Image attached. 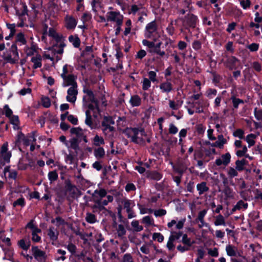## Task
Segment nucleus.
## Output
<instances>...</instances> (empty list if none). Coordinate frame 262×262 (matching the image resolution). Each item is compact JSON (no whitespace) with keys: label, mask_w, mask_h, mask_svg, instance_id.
<instances>
[{"label":"nucleus","mask_w":262,"mask_h":262,"mask_svg":"<svg viewBox=\"0 0 262 262\" xmlns=\"http://www.w3.org/2000/svg\"><path fill=\"white\" fill-rule=\"evenodd\" d=\"M127 138H130L131 141L135 143L139 144L144 141V137L146 136L143 128H127L123 131Z\"/></svg>","instance_id":"obj_1"},{"label":"nucleus","mask_w":262,"mask_h":262,"mask_svg":"<svg viewBox=\"0 0 262 262\" xmlns=\"http://www.w3.org/2000/svg\"><path fill=\"white\" fill-rule=\"evenodd\" d=\"M31 61L33 63V68L34 69L42 66L41 57L40 55L37 54L35 56L32 57Z\"/></svg>","instance_id":"obj_27"},{"label":"nucleus","mask_w":262,"mask_h":262,"mask_svg":"<svg viewBox=\"0 0 262 262\" xmlns=\"http://www.w3.org/2000/svg\"><path fill=\"white\" fill-rule=\"evenodd\" d=\"M37 47L35 44L32 43L30 47H26L25 52L28 56H32L37 52Z\"/></svg>","instance_id":"obj_28"},{"label":"nucleus","mask_w":262,"mask_h":262,"mask_svg":"<svg viewBox=\"0 0 262 262\" xmlns=\"http://www.w3.org/2000/svg\"><path fill=\"white\" fill-rule=\"evenodd\" d=\"M214 224L216 226L221 225L225 226L226 223L224 216L221 214L216 216Z\"/></svg>","instance_id":"obj_43"},{"label":"nucleus","mask_w":262,"mask_h":262,"mask_svg":"<svg viewBox=\"0 0 262 262\" xmlns=\"http://www.w3.org/2000/svg\"><path fill=\"white\" fill-rule=\"evenodd\" d=\"M226 67L230 70H235L240 66V61L234 56H231L226 61Z\"/></svg>","instance_id":"obj_13"},{"label":"nucleus","mask_w":262,"mask_h":262,"mask_svg":"<svg viewBox=\"0 0 262 262\" xmlns=\"http://www.w3.org/2000/svg\"><path fill=\"white\" fill-rule=\"evenodd\" d=\"M149 177L151 179L156 181L160 180L162 177V174L157 171L152 172L150 174Z\"/></svg>","instance_id":"obj_59"},{"label":"nucleus","mask_w":262,"mask_h":262,"mask_svg":"<svg viewBox=\"0 0 262 262\" xmlns=\"http://www.w3.org/2000/svg\"><path fill=\"white\" fill-rule=\"evenodd\" d=\"M70 147L77 151L79 149L78 140L77 138H73L70 141Z\"/></svg>","instance_id":"obj_45"},{"label":"nucleus","mask_w":262,"mask_h":262,"mask_svg":"<svg viewBox=\"0 0 262 262\" xmlns=\"http://www.w3.org/2000/svg\"><path fill=\"white\" fill-rule=\"evenodd\" d=\"M41 231L40 229H35L32 231V240L35 243H38L41 240V237L37 234L41 233Z\"/></svg>","instance_id":"obj_39"},{"label":"nucleus","mask_w":262,"mask_h":262,"mask_svg":"<svg viewBox=\"0 0 262 262\" xmlns=\"http://www.w3.org/2000/svg\"><path fill=\"white\" fill-rule=\"evenodd\" d=\"M85 220L86 222L90 224H94L97 222L96 215L90 212L86 213Z\"/></svg>","instance_id":"obj_38"},{"label":"nucleus","mask_w":262,"mask_h":262,"mask_svg":"<svg viewBox=\"0 0 262 262\" xmlns=\"http://www.w3.org/2000/svg\"><path fill=\"white\" fill-rule=\"evenodd\" d=\"M168 102L169 106L170 108L171 109L172 111L179 110L182 106L183 103V101L182 100H178L177 101H175L173 100L169 99L168 100Z\"/></svg>","instance_id":"obj_26"},{"label":"nucleus","mask_w":262,"mask_h":262,"mask_svg":"<svg viewBox=\"0 0 262 262\" xmlns=\"http://www.w3.org/2000/svg\"><path fill=\"white\" fill-rule=\"evenodd\" d=\"M255 137L256 136L253 134H250L246 137V140L248 143L249 147H251L254 145L255 141L253 139L255 138Z\"/></svg>","instance_id":"obj_51"},{"label":"nucleus","mask_w":262,"mask_h":262,"mask_svg":"<svg viewBox=\"0 0 262 262\" xmlns=\"http://www.w3.org/2000/svg\"><path fill=\"white\" fill-rule=\"evenodd\" d=\"M92 141L93 145L96 146H100L101 145L104 144L105 143L103 138L97 134L95 136Z\"/></svg>","instance_id":"obj_36"},{"label":"nucleus","mask_w":262,"mask_h":262,"mask_svg":"<svg viewBox=\"0 0 262 262\" xmlns=\"http://www.w3.org/2000/svg\"><path fill=\"white\" fill-rule=\"evenodd\" d=\"M187 166L184 164H179L177 166L173 167L174 170L181 176L186 171Z\"/></svg>","instance_id":"obj_34"},{"label":"nucleus","mask_w":262,"mask_h":262,"mask_svg":"<svg viewBox=\"0 0 262 262\" xmlns=\"http://www.w3.org/2000/svg\"><path fill=\"white\" fill-rule=\"evenodd\" d=\"M197 190L199 191V195L203 194L204 192L209 190L208 187L207 186V184L205 182H201L198 184L196 185Z\"/></svg>","instance_id":"obj_30"},{"label":"nucleus","mask_w":262,"mask_h":262,"mask_svg":"<svg viewBox=\"0 0 262 262\" xmlns=\"http://www.w3.org/2000/svg\"><path fill=\"white\" fill-rule=\"evenodd\" d=\"M31 251L34 258L38 262H46L47 255L45 251L39 249L38 246H32Z\"/></svg>","instance_id":"obj_6"},{"label":"nucleus","mask_w":262,"mask_h":262,"mask_svg":"<svg viewBox=\"0 0 262 262\" xmlns=\"http://www.w3.org/2000/svg\"><path fill=\"white\" fill-rule=\"evenodd\" d=\"M91 102H92V103L89 104L88 105V110L90 111V112H91V111H92L93 112V115L94 117L96 118L97 117V114L100 112L98 101L96 99L95 100V101Z\"/></svg>","instance_id":"obj_17"},{"label":"nucleus","mask_w":262,"mask_h":262,"mask_svg":"<svg viewBox=\"0 0 262 262\" xmlns=\"http://www.w3.org/2000/svg\"><path fill=\"white\" fill-rule=\"evenodd\" d=\"M247 48L251 52H256L258 50L259 45L256 43H252L247 46Z\"/></svg>","instance_id":"obj_64"},{"label":"nucleus","mask_w":262,"mask_h":262,"mask_svg":"<svg viewBox=\"0 0 262 262\" xmlns=\"http://www.w3.org/2000/svg\"><path fill=\"white\" fill-rule=\"evenodd\" d=\"M233 106L234 109H237L240 104H244V102L242 99L237 98L234 96H232L231 97Z\"/></svg>","instance_id":"obj_42"},{"label":"nucleus","mask_w":262,"mask_h":262,"mask_svg":"<svg viewBox=\"0 0 262 262\" xmlns=\"http://www.w3.org/2000/svg\"><path fill=\"white\" fill-rule=\"evenodd\" d=\"M142 223L145 224L146 226H155L154 220L149 215L145 216L142 219Z\"/></svg>","instance_id":"obj_40"},{"label":"nucleus","mask_w":262,"mask_h":262,"mask_svg":"<svg viewBox=\"0 0 262 262\" xmlns=\"http://www.w3.org/2000/svg\"><path fill=\"white\" fill-rule=\"evenodd\" d=\"M157 33V26L155 21L146 25L145 31V36L146 38L154 39L156 38Z\"/></svg>","instance_id":"obj_5"},{"label":"nucleus","mask_w":262,"mask_h":262,"mask_svg":"<svg viewBox=\"0 0 262 262\" xmlns=\"http://www.w3.org/2000/svg\"><path fill=\"white\" fill-rule=\"evenodd\" d=\"M18 137L19 140L23 142L24 144L27 146L29 145L30 140L29 139L26 138L24 134L20 133L18 134Z\"/></svg>","instance_id":"obj_60"},{"label":"nucleus","mask_w":262,"mask_h":262,"mask_svg":"<svg viewBox=\"0 0 262 262\" xmlns=\"http://www.w3.org/2000/svg\"><path fill=\"white\" fill-rule=\"evenodd\" d=\"M59 231L53 226L49 227L48 230V236L53 244L58 239Z\"/></svg>","instance_id":"obj_14"},{"label":"nucleus","mask_w":262,"mask_h":262,"mask_svg":"<svg viewBox=\"0 0 262 262\" xmlns=\"http://www.w3.org/2000/svg\"><path fill=\"white\" fill-rule=\"evenodd\" d=\"M94 202L95 204L91 206V208L93 209L94 212H100L103 210H107L106 209L103 207V205L101 204L99 199H94Z\"/></svg>","instance_id":"obj_21"},{"label":"nucleus","mask_w":262,"mask_h":262,"mask_svg":"<svg viewBox=\"0 0 262 262\" xmlns=\"http://www.w3.org/2000/svg\"><path fill=\"white\" fill-rule=\"evenodd\" d=\"M236 208H237L238 210H241L242 208L246 209L248 207V204L247 203H245L242 200H239L236 204Z\"/></svg>","instance_id":"obj_53"},{"label":"nucleus","mask_w":262,"mask_h":262,"mask_svg":"<svg viewBox=\"0 0 262 262\" xmlns=\"http://www.w3.org/2000/svg\"><path fill=\"white\" fill-rule=\"evenodd\" d=\"M182 243L184 244H185L186 246H187L188 247H190L192 245V243H191V242L190 238H188L187 237V234H186L183 235V236H182Z\"/></svg>","instance_id":"obj_62"},{"label":"nucleus","mask_w":262,"mask_h":262,"mask_svg":"<svg viewBox=\"0 0 262 262\" xmlns=\"http://www.w3.org/2000/svg\"><path fill=\"white\" fill-rule=\"evenodd\" d=\"M25 202L24 198H20L13 202V206L14 207H16L17 206H20L21 207H23L25 206Z\"/></svg>","instance_id":"obj_63"},{"label":"nucleus","mask_w":262,"mask_h":262,"mask_svg":"<svg viewBox=\"0 0 262 262\" xmlns=\"http://www.w3.org/2000/svg\"><path fill=\"white\" fill-rule=\"evenodd\" d=\"M114 227L116 228V234L118 237L121 239H124L125 238V235L126 233V231L124 226L122 224L117 225L116 223Z\"/></svg>","instance_id":"obj_16"},{"label":"nucleus","mask_w":262,"mask_h":262,"mask_svg":"<svg viewBox=\"0 0 262 262\" xmlns=\"http://www.w3.org/2000/svg\"><path fill=\"white\" fill-rule=\"evenodd\" d=\"M86 118L85 120V123L86 125L90 127L91 129H95L96 126L93 123L92 118L91 112L89 110H86L85 112Z\"/></svg>","instance_id":"obj_25"},{"label":"nucleus","mask_w":262,"mask_h":262,"mask_svg":"<svg viewBox=\"0 0 262 262\" xmlns=\"http://www.w3.org/2000/svg\"><path fill=\"white\" fill-rule=\"evenodd\" d=\"M224 193L227 198H233L234 196V192L233 191L232 189L228 186L225 188Z\"/></svg>","instance_id":"obj_50"},{"label":"nucleus","mask_w":262,"mask_h":262,"mask_svg":"<svg viewBox=\"0 0 262 262\" xmlns=\"http://www.w3.org/2000/svg\"><path fill=\"white\" fill-rule=\"evenodd\" d=\"M246 160H237L235 162L236 169L238 171H242L244 169V165L246 164Z\"/></svg>","instance_id":"obj_48"},{"label":"nucleus","mask_w":262,"mask_h":262,"mask_svg":"<svg viewBox=\"0 0 262 262\" xmlns=\"http://www.w3.org/2000/svg\"><path fill=\"white\" fill-rule=\"evenodd\" d=\"M148 78H147L151 82H155L157 81L156 72L152 71L148 72Z\"/></svg>","instance_id":"obj_54"},{"label":"nucleus","mask_w":262,"mask_h":262,"mask_svg":"<svg viewBox=\"0 0 262 262\" xmlns=\"http://www.w3.org/2000/svg\"><path fill=\"white\" fill-rule=\"evenodd\" d=\"M57 24L55 23L52 27L49 28L48 25L46 24L43 25V34L48 35L49 36L54 38L56 42L62 40L63 36L62 35L58 34L56 31L55 27Z\"/></svg>","instance_id":"obj_3"},{"label":"nucleus","mask_w":262,"mask_h":262,"mask_svg":"<svg viewBox=\"0 0 262 262\" xmlns=\"http://www.w3.org/2000/svg\"><path fill=\"white\" fill-rule=\"evenodd\" d=\"M185 221V218L182 219L178 222L175 220H172L170 222L168 223L167 227L169 228H171L173 225H176V228L178 230H181L183 228Z\"/></svg>","instance_id":"obj_19"},{"label":"nucleus","mask_w":262,"mask_h":262,"mask_svg":"<svg viewBox=\"0 0 262 262\" xmlns=\"http://www.w3.org/2000/svg\"><path fill=\"white\" fill-rule=\"evenodd\" d=\"M152 239L157 240L159 243H161L164 240V236L161 233L155 232L152 235Z\"/></svg>","instance_id":"obj_56"},{"label":"nucleus","mask_w":262,"mask_h":262,"mask_svg":"<svg viewBox=\"0 0 262 262\" xmlns=\"http://www.w3.org/2000/svg\"><path fill=\"white\" fill-rule=\"evenodd\" d=\"M66 45L63 40L57 42L56 43L53 45L52 47H50L48 49L50 51L52 54H62L63 52V48L66 47Z\"/></svg>","instance_id":"obj_8"},{"label":"nucleus","mask_w":262,"mask_h":262,"mask_svg":"<svg viewBox=\"0 0 262 262\" xmlns=\"http://www.w3.org/2000/svg\"><path fill=\"white\" fill-rule=\"evenodd\" d=\"M198 20L197 17L193 14H187L184 18L183 24L189 27L194 28Z\"/></svg>","instance_id":"obj_11"},{"label":"nucleus","mask_w":262,"mask_h":262,"mask_svg":"<svg viewBox=\"0 0 262 262\" xmlns=\"http://www.w3.org/2000/svg\"><path fill=\"white\" fill-rule=\"evenodd\" d=\"M226 252L228 256L231 257H242L243 252L233 245L228 244L226 246Z\"/></svg>","instance_id":"obj_7"},{"label":"nucleus","mask_w":262,"mask_h":262,"mask_svg":"<svg viewBox=\"0 0 262 262\" xmlns=\"http://www.w3.org/2000/svg\"><path fill=\"white\" fill-rule=\"evenodd\" d=\"M254 115L256 119L258 121H262V109L254 108Z\"/></svg>","instance_id":"obj_52"},{"label":"nucleus","mask_w":262,"mask_h":262,"mask_svg":"<svg viewBox=\"0 0 262 262\" xmlns=\"http://www.w3.org/2000/svg\"><path fill=\"white\" fill-rule=\"evenodd\" d=\"M70 133L76 136L77 140H81V137L84 135V132L79 127H72L70 129Z\"/></svg>","instance_id":"obj_18"},{"label":"nucleus","mask_w":262,"mask_h":262,"mask_svg":"<svg viewBox=\"0 0 262 262\" xmlns=\"http://www.w3.org/2000/svg\"><path fill=\"white\" fill-rule=\"evenodd\" d=\"M19 246L25 250H27L31 245V242L29 238L21 239L18 242Z\"/></svg>","instance_id":"obj_32"},{"label":"nucleus","mask_w":262,"mask_h":262,"mask_svg":"<svg viewBox=\"0 0 262 262\" xmlns=\"http://www.w3.org/2000/svg\"><path fill=\"white\" fill-rule=\"evenodd\" d=\"M105 154V152L103 147H99L94 149V155L97 159H100L104 158Z\"/></svg>","instance_id":"obj_29"},{"label":"nucleus","mask_w":262,"mask_h":262,"mask_svg":"<svg viewBox=\"0 0 262 262\" xmlns=\"http://www.w3.org/2000/svg\"><path fill=\"white\" fill-rule=\"evenodd\" d=\"M106 21L114 23L116 25H122L124 16L119 11H110L106 14Z\"/></svg>","instance_id":"obj_2"},{"label":"nucleus","mask_w":262,"mask_h":262,"mask_svg":"<svg viewBox=\"0 0 262 262\" xmlns=\"http://www.w3.org/2000/svg\"><path fill=\"white\" fill-rule=\"evenodd\" d=\"M107 192L104 189H96L94 191L92 194V196L94 199H98V198L100 197L102 198L106 195Z\"/></svg>","instance_id":"obj_31"},{"label":"nucleus","mask_w":262,"mask_h":262,"mask_svg":"<svg viewBox=\"0 0 262 262\" xmlns=\"http://www.w3.org/2000/svg\"><path fill=\"white\" fill-rule=\"evenodd\" d=\"M10 122L13 125V128L15 130H17L19 128V119L17 116H12L9 117Z\"/></svg>","instance_id":"obj_41"},{"label":"nucleus","mask_w":262,"mask_h":262,"mask_svg":"<svg viewBox=\"0 0 262 262\" xmlns=\"http://www.w3.org/2000/svg\"><path fill=\"white\" fill-rule=\"evenodd\" d=\"M129 102L133 106H138L141 104V99L138 95H134L131 97Z\"/></svg>","instance_id":"obj_35"},{"label":"nucleus","mask_w":262,"mask_h":262,"mask_svg":"<svg viewBox=\"0 0 262 262\" xmlns=\"http://www.w3.org/2000/svg\"><path fill=\"white\" fill-rule=\"evenodd\" d=\"M217 141H216V143H219L220 146V148H222L223 147L224 144L226 143L227 140L225 139L222 135H219L217 137Z\"/></svg>","instance_id":"obj_57"},{"label":"nucleus","mask_w":262,"mask_h":262,"mask_svg":"<svg viewBox=\"0 0 262 262\" xmlns=\"http://www.w3.org/2000/svg\"><path fill=\"white\" fill-rule=\"evenodd\" d=\"M131 226L136 232H140L143 229V227L140 225L139 222L137 220H133L131 223Z\"/></svg>","instance_id":"obj_44"},{"label":"nucleus","mask_w":262,"mask_h":262,"mask_svg":"<svg viewBox=\"0 0 262 262\" xmlns=\"http://www.w3.org/2000/svg\"><path fill=\"white\" fill-rule=\"evenodd\" d=\"M231 155L229 152L222 155L221 157L217 158L215 161L216 166H221L223 165L224 167L227 166L230 162Z\"/></svg>","instance_id":"obj_12"},{"label":"nucleus","mask_w":262,"mask_h":262,"mask_svg":"<svg viewBox=\"0 0 262 262\" xmlns=\"http://www.w3.org/2000/svg\"><path fill=\"white\" fill-rule=\"evenodd\" d=\"M63 82L62 86L63 87L67 86H78L76 82L77 76L73 74H68L67 76L62 78Z\"/></svg>","instance_id":"obj_10"},{"label":"nucleus","mask_w":262,"mask_h":262,"mask_svg":"<svg viewBox=\"0 0 262 262\" xmlns=\"http://www.w3.org/2000/svg\"><path fill=\"white\" fill-rule=\"evenodd\" d=\"M151 81L147 78H143V81H142V89L144 91L148 90L151 86Z\"/></svg>","instance_id":"obj_47"},{"label":"nucleus","mask_w":262,"mask_h":262,"mask_svg":"<svg viewBox=\"0 0 262 262\" xmlns=\"http://www.w3.org/2000/svg\"><path fill=\"white\" fill-rule=\"evenodd\" d=\"M4 173L5 176L8 174V178L9 179L12 180H15L17 175L16 171L11 169L9 166H6L4 168Z\"/></svg>","instance_id":"obj_23"},{"label":"nucleus","mask_w":262,"mask_h":262,"mask_svg":"<svg viewBox=\"0 0 262 262\" xmlns=\"http://www.w3.org/2000/svg\"><path fill=\"white\" fill-rule=\"evenodd\" d=\"M48 177L51 183L57 180L58 178V173L55 170L50 171Z\"/></svg>","instance_id":"obj_49"},{"label":"nucleus","mask_w":262,"mask_h":262,"mask_svg":"<svg viewBox=\"0 0 262 262\" xmlns=\"http://www.w3.org/2000/svg\"><path fill=\"white\" fill-rule=\"evenodd\" d=\"M121 262H135L133 260V258L130 253L125 254L122 258Z\"/></svg>","instance_id":"obj_61"},{"label":"nucleus","mask_w":262,"mask_h":262,"mask_svg":"<svg viewBox=\"0 0 262 262\" xmlns=\"http://www.w3.org/2000/svg\"><path fill=\"white\" fill-rule=\"evenodd\" d=\"M78 95V86H70L67 91V100L71 103H75Z\"/></svg>","instance_id":"obj_9"},{"label":"nucleus","mask_w":262,"mask_h":262,"mask_svg":"<svg viewBox=\"0 0 262 262\" xmlns=\"http://www.w3.org/2000/svg\"><path fill=\"white\" fill-rule=\"evenodd\" d=\"M16 42L19 45H24L27 43L25 35L20 32L18 33L16 36Z\"/></svg>","instance_id":"obj_37"},{"label":"nucleus","mask_w":262,"mask_h":262,"mask_svg":"<svg viewBox=\"0 0 262 262\" xmlns=\"http://www.w3.org/2000/svg\"><path fill=\"white\" fill-rule=\"evenodd\" d=\"M68 190L73 194L74 196H80L81 194V191L75 185H73L70 181L66 183Z\"/></svg>","instance_id":"obj_22"},{"label":"nucleus","mask_w":262,"mask_h":262,"mask_svg":"<svg viewBox=\"0 0 262 262\" xmlns=\"http://www.w3.org/2000/svg\"><path fill=\"white\" fill-rule=\"evenodd\" d=\"M182 236V232L181 231H171L169 238L174 242L176 240L179 239Z\"/></svg>","instance_id":"obj_46"},{"label":"nucleus","mask_w":262,"mask_h":262,"mask_svg":"<svg viewBox=\"0 0 262 262\" xmlns=\"http://www.w3.org/2000/svg\"><path fill=\"white\" fill-rule=\"evenodd\" d=\"M69 41L75 48H78L80 45V40L77 35H70L69 37Z\"/></svg>","instance_id":"obj_33"},{"label":"nucleus","mask_w":262,"mask_h":262,"mask_svg":"<svg viewBox=\"0 0 262 262\" xmlns=\"http://www.w3.org/2000/svg\"><path fill=\"white\" fill-rule=\"evenodd\" d=\"M83 92L86 94V96L83 97V101L84 102L86 99L90 101H95L96 100L95 98L93 92L86 87H84Z\"/></svg>","instance_id":"obj_20"},{"label":"nucleus","mask_w":262,"mask_h":262,"mask_svg":"<svg viewBox=\"0 0 262 262\" xmlns=\"http://www.w3.org/2000/svg\"><path fill=\"white\" fill-rule=\"evenodd\" d=\"M159 88L162 93H168L172 90V84L168 81L161 83L159 85Z\"/></svg>","instance_id":"obj_24"},{"label":"nucleus","mask_w":262,"mask_h":262,"mask_svg":"<svg viewBox=\"0 0 262 262\" xmlns=\"http://www.w3.org/2000/svg\"><path fill=\"white\" fill-rule=\"evenodd\" d=\"M183 4L185 8L189 10V12L192 11L194 10L193 7L191 6V0H184Z\"/></svg>","instance_id":"obj_58"},{"label":"nucleus","mask_w":262,"mask_h":262,"mask_svg":"<svg viewBox=\"0 0 262 262\" xmlns=\"http://www.w3.org/2000/svg\"><path fill=\"white\" fill-rule=\"evenodd\" d=\"M227 174L230 178H233L237 176L238 172L236 169L233 167H230L228 170Z\"/></svg>","instance_id":"obj_55"},{"label":"nucleus","mask_w":262,"mask_h":262,"mask_svg":"<svg viewBox=\"0 0 262 262\" xmlns=\"http://www.w3.org/2000/svg\"><path fill=\"white\" fill-rule=\"evenodd\" d=\"M65 21V26L69 30L74 29L77 24V20L72 16H67Z\"/></svg>","instance_id":"obj_15"},{"label":"nucleus","mask_w":262,"mask_h":262,"mask_svg":"<svg viewBox=\"0 0 262 262\" xmlns=\"http://www.w3.org/2000/svg\"><path fill=\"white\" fill-rule=\"evenodd\" d=\"M115 124L114 120L111 116H104L101 122L103 133L106 135L110 132H114L115 128L112 126Z\"/></svg>","instance_id":"obj_4"}]
</instances>
